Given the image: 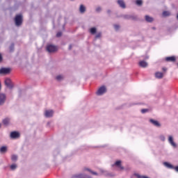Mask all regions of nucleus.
Instances as JSON below:
<instances>
[{"label": "nucleus", "mask_w": 178, "mask_h": 178, "mask_svg": "<svg viewBox=\"0 0 178 178\" xmlns=\"http://www.w3.org/2000/svg\"><path fill=\"white\" fill-rule=\"evenodd\" d=\"M175 169L176 172H178V166L175 167Z\"/></svg>", "instance_id": "38"}, {"label": "nucleus", "mask_w": 178, "mask_h": 178, "mask_svg": "<svg viewBox=\"0 0 178 178\" xmlns=\"http://www.w3.org/2000/svg\"><path fill=\"white\" fill-rule=\"evenodd\" d=\"M72 178H88V177L84 174H76L72 175Z\"/></svg>", "instance_id": "11"}, {"label": "nucleus", "mask_w": 178, "mask_h": 178, "mask_svg": "<svg viewBox=\"0 0 178 178\" xmlns=\"http://www.w3.org/2000/svg\"><path fill=\"white\" fill-rule=\"evenodd\" d=\"M149 122L150 123H152V124L156 126V127H161V123H159V122H158L157 120L150 119Z\"/></svg>", "instance_id": "10"}, {"label": "nucleus", "mask_w": 178, "mask_h": 178, "mask_svg": "<svg viewBox=\"0 0 178 178\" xmlns=\"http://www.w3.org/2000/svg\"><path fill=\"white\" fill-rule=\"evenodd\" d=\"M136 5H138L139 6L143 5V1L141 0H136Z\"/></svg>", "instance_id": "27"}, {"label": "nucleus", "mask_w": 178, "mask_h": 178, "mask_svg": "<svg viewBox=\"0 0 178 178\" xmlns=\"http://www.w3.org/2000/svg\"><path fill=\"white\" fill-rule=\"evenodd\" d=\"M138 65L140 67H147V66H148V63L144 60H141L138 63Z\"/></svg>", "instance_id": "15"}, {"label": "nucleus", "mask_w": 178, "mask_h": 178, "mask_svg": "<svg viewBox=\"0 0 178 178\" xmlns=\"http://www.w3.org/2000/svg\"><path fill=\"white\" fill-rule=\"evenodd\" d=\"M162 70H163V72H166V70H168V69H166V67H163Z\"/></svg>", "instance_id": "37"}, {"label": "nucleus", "mask_w": 178, "mask_h": 178, "mask_svg": "<svg viewBox=\"0 0 178 178\" xmlns=\"http://www.w3.org/2000/svg\"><path fill=\"white\" fill-rule=\"evenodd\" d=\"M145 19L146 22H147L148 23H152V22H154V18L152 17H149V15H145Z\"/></svg>", "instance_id": "17"}, {"label": "nucleus", "mask_w": 178, "mask_h": 178, "mask_svg": "<svg viewBox=\"0 0 178 178\" xmlns=\"http://www.w3.org/2000/svg\"><path fill=\"white\" fill-rule=\"evenodd\" d=\"M101 35H102V34L101 33H98L95 35V38H101Z\"/></svg>", "instance_id": "30"}, {"label": "nucleus", "mask_w": 178, "mask_h": 178, "mask_svg": "<svg viewBox=\"0 0 178 178\" xmlns=\"http://www.w3.org/2000/svg\"><path fill=\"white\" fill-rule=\"evenodd\" d=\"M101 10H102L101 7H98V8L96 9V11H97V12H101Z\"/></svg>", "instance_id": "34"}, {"label": "nucleus", "mask_w": 178, "mask_h": 178, "mask_svg": "<svg viewBox=\"0 0 178 178\" xmlns=\"http://www.w3.org/2000/svg\"><path fill=\"white\" fill-rule=\"evenodd\" d=\"M2 122L4 126H8L9 123H10V118H6L3 120Z\"/></svg>", "instance_id": "13"}, {"label": "nucleus", "mask_w": 178, "mask_h": 178, "mask_svg": "<svg viewBox=\"0 0 178 178\" xmlns=\"http://www.w3.org/2000/svg\"><path fill=\"white\" fill-rule=\"evenodd\" d=\"M84 170H88V172H90V173H92V175H94L95 176H98V173L91 170L90 168H84Z\"/></svg>", "instance_id": "20"}, {"label": "nucleus", "mask_w": 178, "mask_h": 178, "mask_svg": "<svg viewBox=\"0 0 178 178\" xmlns=\"http://www.w3.org/2000/svg\"><path fill=\"white\" fill-rule=\"evenodd\" d=\"M177 20H178V13H177Z\"/></svg>", "instance_id": "42"}, {"label": "nucleus", "mask_w": 178, "mask_h": 178, "mask_svg": "<svg viewBox=\"0 0 178 178\" xmlns=\"http://www.w3.org/2000/svg\"><path fill=\"white\" fill-rule=\"evenodd\" d=\"M47 52H56L58 47L52 44H49L47 46Z\"/></svg>", "instance_id": "3"}, {"label": "nucleus", "mask_w": 178, "mask_h": 178, "mask_svg": "<svg viewBox=\"0 0 178 178\" xmlns=\"http://www.w3.org/2000/svg\"><path fill=\"white\" fill-rule=\"evenodd\" d=\"M115 166H118L120 170H123L124 168L122 166V161H118L115 163Z\"/></svg>", "instance_id": "12"}, {"label": "nucleus", "mask_w": 178, "mask_h": 178, "mask_svg": "<svg viewBox=\"0 0 178 178\" xmlns=\"http://www.w3.org/2000/svg\"><path fill=\"white\" fill-rule=\"evenodd\" d=\"M148 109H147V108H143V109H142L141 110V113H147V112H148Z\"/></svg>", "instance_id": "31"}, {"label": "nucleus", "mask_w": 178, "mask_h": 178, "mask_svg": "<svg viewBox=\"0 0 178 178\" xmlns=\"http://www.w3.org/2000/svg\"><path fill=\"white\" fill-rule=\"evenodd\" d=\"M79 11L81 13H84V12H86V7L83 4L80 6Z\"/></svg>", "instance_id": "19"}, {"label": "nucleus", "mask_w": 178, "mask_h": 178, "mask_svg": "<svg viewBox=\"0 0 178 178\" xmlns=\"http://www.w3.org/2000/svg\"><path fill=\"white\" fill-rule=\"evenodd\" d=\"M152 29H153V30H156V28L152 27Z\"/></svg>", "instance_id": "40"}, {"label": "nucleus", "mask_w": 178, "mask_h": 178, "mask_svg": "<svg viewBox=\"0 0 178 178\" xmlns=\"http://www.w3.org/2000/svg\"><path fill=\"white\" fill-rule=\"evenodd\" d=\"M56 80H58V81H60V80L63 79V76L62 75H58L56 77Z\"/></svg>", "instance_id": "25"}, {"label": "nucleus", "mask_w": 178, "mask_h": 178, "mask_svg": "<svg viewBox=\"0 0 178 178\" xmlns=\"http://www.w3.org/2000/svg\"><path fill=\"white\" fill-rule=\"evenodd\" d=\"M165 62H176V56H168L165 58Z\"/></svg>", "instance_id": "9"}, {"label": "nucleus", "mask_w": 178, "mask_h": 178, "mask_svg": "<svg viewBox=\"0 0 178 178\" xmlns=\"http://www.w3.org/2000/svg\"><path fill=\"white\" fill-rule=\"evenodd\" d=\"M118 3L120 6V8H122V9H125L126 4L124 3V1L123 0H118Z\"/></svg>", "instance_id": "14"}, {"label": "nucleus", "mask_w": 178, "mask_h": 178, "mask_svg": "<svg viewBox=\"0 0 178 178\" xmlns=\"http://www.w3.org/2000/svg\"><path fill=\"white\" fill-rule=\"evenodd\" d=\"M164 165L165 166H166L167 168H169L170 169H173V165L169 163L165 162Z\"/></svg>", "instance_id": "23"}, {"label": "nucleus", "mask_w": 178, "mask_h": 178, "mask_svg": "<svg viewBox=\"0 0 178 178\" xmlns=\"http://www.w3.org/2000/svg\"><path fill=\"white\" fill-rule=\"evenodd\" d=\"M5 85L6 87L12 90L13 88V83H12V80L9 78H6L4 81Z\"/></svg>", "instance_id": "4"}, {"label": "nucleus", "mask_w": 178, "mask_h": 178, "mask_svg": "<svg viewBox=\"0 0 178 178\" xmlns=\"http://www.w3.org/2000/svg\"><path fill=\"white\" fill-rule=\"evenodd\" d=\"M105 92H106V87L102 86L97 90V95H102L103 94H105Z\"/></svg>", "instance_id": "6"}, {"label": "nucleus", "mask_w": 178, "mask_h": 178, "mask_svg": "<svg viewBox=\"0 0 178 178\" xmlns=\"http://www.w3.org/2000/svg\"><path fill=\"white\" fill-rule=\"evenodd\" d=\"M71 1H74V0H71Z\"/></svg>", "instance_id": "44"}, {"label": "nucleus", "mask_w": 178, "mask_h": 178, "mask_svg": "<svg viewBox=\"0 0 178 178\" xmlns=\"http://www.w3.org/2000/svg\"><path fill=\"white\" fill-rule=\"evenodd\" d=\"M114 27H115V30H118L120 26H119V25H115Z\"/></svg>", "instance_id": "36"}, {"label": "nucleus", "mask_w": 178, "mask_h": 178, "mask_svg": "<svg viewBox=\"0 0 178 178\" xmlns=\"http://www.w3.org/2000/svg\"><path fill=\"white\" fill-rule=\"evenodd\" d=\"M108 13H111V10H108Z\"/></svg>", "instance_id": "41"}, {"label": "nucleus", "mask_w": 178, "mask_h": 178, "mask_svg": "<svg viewBox=\"0 0 178 178\" xmlns=\"http://www.w3.org/2000/svg\"><path fill=\"white\" fill-rule=\"evenodd\" d=\"M90 34H92V35L95 34L97 33V28H95V27L91 28L90 29Z\"/></svg>", "instance_id": "22"}, {"label": "nucleus", "mask_w": 178, "mask_h": 178, "mask_svg": "<svg viewBox=\"0 0 178 178\" xmlns=\"http://www.w3.org/2000/svg\"><path fill=\"white\" fill-rule=\"evenodd\" d=\"M16 168H17V165L16 164H12L10 165L11 170H15V169H16Z\"/></svg>", "instance_id": "26"}, {"label": "nucleus", "mask_w": 178, "mask_h": 178, "mask_svg": "<svg viewBox=\"0 0 178 178\" xmlns=\"http://www.w3.org/2000/svg\"><path fill=\"white\" fill-rule=\"evenodd\" d=\"M3 60V58L2 57V54H0V63Z\"/></svg>", "instance_id": "35"}, {"label": "nucleus", "mask_w": 178, "mask_h": 178, "mask_svg": "<svg viewBox=\"0 0 178 178\" xmlns=\"http://www.w3.org/2000/svg\"><path fill=\"white\" fill-rule=\"evenodd\" d=\"M6 95L4 93H0V106H3L5 105V102H6Z\"/></svg>", "instance_id": "2"}, {"label": "nucleus", "mask_w": 178, "mask_h": 178, "mask_svg": "<svg viewBox=\"0 0 178 178\" xmlns=\"http://www.w3.org/2000/svg\"><path fill=\"white\" fill-rule=\"evenodd\" d=\"M163 16H170V13L168 11H163Z\"/></svg>", "instance_id": "24"}, {"label": "nucleus", "mask_w": 178, "mask_h": 178, "mask_svg": "<svg viewBox=\"0 0 178 178\" xmlns=\"http://www.w3.org/2000/svg\"><path fill=\"white\" fill-rule=\"evenodd\" d=\"M156 79H163V73L157 72L155 73Z\"/></svg>", "instance_id": "18"}, {"label": "nucleus", "mask_w": 178, "mask_h": 178, "mask_svg": "<svg viewBox=\"0 0 178 178\" xmlns=\"http://www.w3.org/2000/svg\"><path fill=\"white\" fill-rule=\"evenodd\" d=\"M125 19H132V20H134L136 19V17H133V16H131V17H125Z\"/></svg>", "instance_id": "32"}, {"label": "nucleus", "mask_w": 178, "mask_h": 178, "mask_svg": "<svg viewBox=\"0 0 178 178\" xmlns=\"http://www.w3.org/2000/svg\"><path fill=\"white\" fill-rule=\"evenodd\" d=\"M8 151V147L6 146H3L0 148V152L3 153Z\"/></svg>", "instance_id": "21"}, {"label": "nucleus", "mask_w": 178, "mask_h": 178, "mask_svg": "<svg viewBox=\"0 0 178 178\" xmlns=\"http://www.w3.org/2000/svg\"><path fill=\"white\" fill-rule=\"evenodd\" d=\"M62 36V32H58L56 34V37H61Z\"/></svg>", "instance_id": "33"}, {"label": "nucleus", "mask_w": 178, "mask_h": 178, "mask_svg": "<svg viewBox=\"0 0 178 178\" xmlns=\"http://www.w3.org/2000/svg\"><path fill=\"white\" fill-rule=\"evenodd\" d=\"M168 141H169L170 144L172 147H177L176 143L173 141V137L169 136Z\"/></svg>", "instance_id": "16"}, {"label": "nucleus", "mask_w": 178, "mask_h": 178, "mask_svg": "<svg viewBox=\"0 0 178 178\" xmlns=\"http://www.w3.org/2000/svg\"><path fill=\"white\" fill-rule=\"evenodd\" d=\"M12 161H17V156L16 155H13L11 157Z\"/></svg>", "instance_id": "29"}, {"label": "nucleus", "mask_w": 178, "mask_h": 178, "mask_svg": "<svg viewBox=\"0 0 178 178\" xmlns=\"http://www.w3.org/2000/svg\"><path fill=\"white\" fill-rule=\"evenodd\" d=\"M72 44H70V46H69V49H72Z\"/></svg>", "instance_id": "39"}, {"label": "nucleus", "mask_w": 178, "mask_h": 178, "mask_svg": "<svg viewBox=\"0 0 178 178\" xmlns=\"http://www.w3.org/2000/svg\"><path fill=\"white\" fill-rule=\"evenodd\" d=\"M14 49H15V44H12L10 46V51L12 52V51H13Z\"/></svg>", "instance_id": "28"}, {"label": "nucleus", "mask_w": 178, "mask_h": 178, "mask_svg": "<svg viewBox=\"0 0 178 178\" xmlns=\"http://www.w3.org/2000/svg\"><path fill=\"white\" fill-rule=\"evenodd\" d=\"M15 25L19 27L23 24V15L21 14L17 15L15 17Z\"/></svg>", "instance_id": "1"}, {"label": "nucleus", "mask_w": 178, "mask_h": 178, "mask_svg": "<svg viewBox=\"0 0 178 178\" xmlns=\"http://www.w3.org/2000/svg\"><path fill=\"white\" fill-rule=\"evenodd\" d=\"M12 72V69L10 68H1L0 69V74H9Z\"/></svg>", "instance_id": "5"}, {"label": "nucleus", "mask_w": 178, "mask_h": 178, "mask_svg": "<svg viewBox=\"0 0 178 178\" xmlns=\"http://www.w3.org/2000/svg\"><path fill=\"white\" fill-rule=\"evenodd\" d=\"M44 115L46 118H52V116H54V111L47 110L45 111Z\"/></svg>", "instance_id": "8"}, {"label": "nucleus", "mask_w": 178, "mask_h": 178, "mask_svg": "<svg viewBox=\"0 0 178 178\" xmlns=\"http://www.w3.org/2000/svg\"><path fill=\"white\" fill-rule=\"evenodd\" d=\"M0 127H1V124H0Z\"/></svg>", "instance_id": "43"}, {"label": "nucleus", "mask_w": 178, "mask_h": 178, "mask_svg": "<svg viewBox=\"0 0 178 178\" xmlns=\"http://www.w3.org/2000/svg\"><path fill=\"white\" fill-rule=\"evenodd\" d=\"M10 138L14 139L19 138L20 137V134L17 131H13L10 133Z\"/></svg>", "instance_id": "7"}]
</instances>
